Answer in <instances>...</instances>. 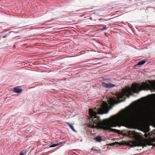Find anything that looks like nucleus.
Masks as SVG:
<instances>
[{
  "label": "nucleus",
  "instance_id": "f257e3e1",
  "mask_svg": "<svg viewBox=\"0 0 155 155\" xmlns=\"http://www.w3.org/2000/svg\"><path fill=\"white\" fill-rule=\"evenodd\" d=\"M108 103L103 101L101 107L97 110V112L89 109V113L90 116V122L89 126L92 128L99 127L104 130H109L114 132L121 134L120 130L111 128V127L125 126L132 124L141 119L144 115L150 111V107L146 106L132 110L128 108L121 111L119 114L113 116L110 119L102 121L98 114H102L108 112L109 109L114 104L118 103L112 97L107 101Z\"/></svg>",
  "mask_w": 155,
  "mask_h": 155
},
{
  "label": "nucleus",
  "instance_id": "f03ea898",
  "mask_svg": "<svg viewBox=\"0 0 155 155\" xmlns=\"http://www.w3.org/2000/svg\"><path fill=\"white\" fill-rule=\"evenodd\" d=\"M150 85L148 83H144L142 85L139 84H133L130 87H126L122 89V92L118 93L117 96L118 99L124 98L123 100H120V102L124 101L126 97H129L130 95H133V93H138L142 90L150 89L151 88L155 90V80L153 81H149Z\"/></svg>",
  "mask_w": 155,
  "mask_h": 155
},
{
  "label": "nucleus",
  "instance_id": "7ed1b4c3",
  "mask_svg": "<svg viewBox=\"0 0 155 155\" xmlns=\"http://www.w3.org/2000/svg\"><path fill=\"white\" fill-rule=\"evenodd\" d=\"M128 134L130 137L135 140H130L126 142V145L131 147L136 146L146 147L147 145H152L153 143L152 139L142 138L141 133L136 132L135 130L129 131Z\"/></svg>",
  "mask_w": 155,
  "mask_h": 155
},
{
  "label": "nucleus",
  "instance_id": "20e7f679",
  "mask_svg": "<svg viewBox=\"0 0 155 155\" xmlns=\"http://www.w3.org/2000/svg\"><path fill=\"white\" fill-rule=\"evenodd\" d=\"M102 85L104 87L107 88H110L115 86V85L114 84L110 83L107 84L104 82L102 83Z\"/></svg>",
  "mask_w": 155,
  "mask_h": 155
},
{
  "label": "nucleus",
  "instance_id": "39448f33",
  "mask_svg": "<svg viewBox=\"0 0 155 155\" xmlns=\"http://www.w3.org/2000/svg\"><path fill=\"white\" fill-rule=\"evenodd\" d=\"M13 91L14 92L18 93H21L22 91V90L21 89H19L18 87L14 88L13 89Z\"/></svg>",
  "mask_w": 155,
  "mask_h": 155
},
{
  "label": "nucleus",
  "instance_id": "423d86ee",
  "mask_svg": "<svg viewBox=\"0 0 155 155\" xmlns=\"http://www.w3.org/2000/svg\"><path fill=\"white\" fill-rule=\"evenodd\" d=\"M144 136L146 138H149L150 136V133L148 130H147L145 132Z\"/></svg>",
  "mask_w": 155,
  "mask_h": 155
},
{
  "label": "nucleus",
  "instance_id": "0eeeda50",
  "mask_svg": "<svg viewBox=\"0 0 155 155\" xmlns=\"http://www.w3.org/2000/svg\"><path fill=\"white\" fill-rule=\"evenodd\" d=\"M67 124L71 128L72 130L74 132H76V130H75L73 126L71 124H70L68 122L67 123Z\"/></svg>",
  "mask_w": 155,
  "mask_h": 155
},
{
  "label": "nucleus",
  "instance_id": "6e6552de",
  "mask_svg": "<svg viewBox=\"0 0 155 155\" xmlns=\"http://www.w3.org/2000/svg\"><path fill=\"white\" fill-rule=\"evenodd\" d=\"M95 139L97 142H101L102 140V138L101 136H97L95 137Z\"/></svg>",
  "mask_w": 155,
  "mask_h": 155
},
{
  "label": "nucleus",
  "instance_id": "1a4fd4ad",
  "mask_svg": "<svg viewBox=\"0 0 155 155\" xmlns=\"http://www.w3.org/2000/svg\"><path fill=\"white\" fill-rule=\"evenodd\" d=\"M145 62H146V61L145 60H142L138 62V63L137 64V65H143L145 63Z\"/></svg>",
  "mask_w": 155,
  "mask_h": 155
},
{
  "label": "nucleus",
  "instance_id": "9d476101",
  "mask_svg": "<svg viewBox=\"0 0 155 155\" xmlns=\"http://www.w3.org/2000/svg\"><path fill=\"white\" fill-rule=\"evenodd\" d=\"M59 145V144H52V145H51L49 147H54L57 146Z\"/></svg>",
  "mask_w": 155,
  "mask_h": 155
},
{
  "label": "nucleus",
  "instance_id": "9b49d317",
  "mask_svg": "<svg viewBox=\"0 0 155 155\" xmlns=\"http://www.w3.org/2000/svg\"><path fill=\"white\" fill-rule=\"evenodd\" d=\"M107 28H106V27H105L103 28H102L100 29H99V30L103 31H104L105 30L107 29Z\"/></svg>",
  "mask_w": 155,
  "mask_h": 155
},
{
  "label": "nucleus",
  "instance_id": "f8f14e48",
  "mask_svg": "<svg viewBox=\"0 0 155 155\" xmlns=\"http://www.w3.org/2000/svg\"><path fill=\"white\" fill-rule=\"evenodd\" d=\"M102 64V63L101 62H97V63H96L95 64Z\"/></svg>",
  "mask_w": 155,
  "mask_h": 155
},
{
  "label": "nucleus",
  "instance_id": "ddd939ff",
  "mask_svg": "<svg viewBox=\"0 0 155 155\" xmlns=\"http://www.w3.org/2000/svg\"><path fill=\"white\" fill-rule=\"evenodd\" d=\"M19 155H25L23 153H21Z\"/></svg>",
  "mask_w": 155,
  "mask_h": 155
},
{
  "label": "nucleus",
  "instance_id": "4468645a",
  "mask_svg": "<svg viewBox=\"0 0 155 155\" xmlns=\"http://www.w3.org/2000/svg\"><path fill=\"white\" fill-rule=\"evenodd\" d=\"M102 59V58H96V59L99 60V59Z\"/></svg>",
  "mask_w": 155,
  "mask_h": 155
},
{
  "label": "nucleus",
  "instance_id": "2eb2a0df",
  "mask_svg": "<svg viewBox=\"0 0 155 155\" xmlns=\"http://www.w3.org/2000/svg\"><path fill=\"white\" fill-rule=\"evenodd\" d=\"M107 80H108L107 79H105V81H108Z\"/></svg>",
  "mask_w": 155,
  "mask_h": 155
},
{
  "label": "nucleus",
  "instance_id": "dca6fc26",
  "mask_svg": "<svg viewBox=\"0 0 155 155\" xmlns=\"http://www.w3.org/2000/svg\"><path fill=\"white\" fill-rule=\"evenodd\" d=\"M153 145H154V146H155V143L153 144Z\"/></svg>",
  "mask_w": 155,
  "mask_h": 155
},
{
  "label": "nucleus",
  "instance_id": "f3484780",
  "mask_svg": "<svg viewBox=\"0 0 155 155\" xmlns=\"http://www.w3.org/2000/svg\"><path fill=\"white\" fill-rule=\"evenodd\" d=\"M101 19H99V20H101Z\"/></svg>",
  "mask_w": 155,
  "mask_h": 155
}]
</instances>
